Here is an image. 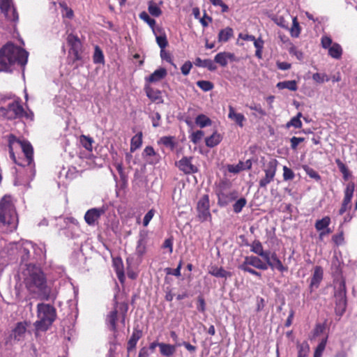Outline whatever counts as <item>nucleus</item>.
<instances>
[{"mask_svg":"<svg viewBox=\"0 0 357 357\" xmlns=\"http://www.w3.org/2000/svg\"><path fill=\"white\" fill-rule=\"evenodd\" d=\"M22 275V282L31 298L43 301H49L51 298L52 289L40 267L31 264H26Z\"/></svg>","mask_w":357,"mask_h":357,"instance_id":"obj_1","label":"nucleus"},{"mask_svg":"<svg viewBox=\"0 0 357 357\" xmlns=\"http://www.w3.org/2000/svg\"><path fill=\"white\" fill-rule=\"evenodd\" d=\"M28 56L25 50L8 42L0 48V72L11 73L16 64L24 67Z\"/></svg>","mask_w":357,"mask_h":357,"instance_id":"obj_2","label":"nucleus"},{"mask_svg":"<svg viewBox=\"0 0 357 357\" xmlns=\"http://www.w3.org/2000/svg\"><path fill=\"white\" fill-rule=\"evenodd\" d=\"M10 157L19 166H28L30 171L34 172L33 149L28 141H21L13 135L8 137ZM34 174V172H33Z\"/></svg>","mask_w":357,"mask_h":357,"instance_id":"obj_3","label":"nucleus"},{"mask_svg":"<svg viewBox=\"0 0 357 357\" xmlns=\"http://www.w3.org/2000/svg\"><path fill=\"white\" fill-rule=\"evenodd\" d=\"M18 218L10 196L5 195L0 200V229L3 232H12L16 229Z\"/></svg>","mask_w":357,"mask_h":357,"instance_id":"obj_4","label":"nucleus"},{"mask_svg":"<svg viewBox=\"0 0 357 357\" xmlns=\"http://www.w3.org/2000/svg\"><path fill=\"white\" fill-rule=\"evenodd\" d=\"M37 317L38 320L34 323L36 329L40 331H46L56 319V309L50 304L38 303L37 305Z\"/></svg>","mask_w":357,"mask_h":357,"instance_id":"obj_5","label":"nucleus"},{"mask_svg":"<svg viewBox=\"0 0 357 357\" xmlns=\"http://www.w3.org/2000/svg\"><path fill=\"white\" fill-rule=\"evenodd\" d=\"M335 298V312L340 317L343 315L347 308V289L345 281L343 279L337 280L334 286Z\"/></svg>","mask_w":357,"mask_h":357,"instance_id":"obj_6","label":"nucleus"},{"mask_svg":"<svg viewBox=\"0 0 357 357\" xmlns=\"http://www.w3.org/2000/svg\"><path fill=\"white\" fill-rule=\"evenodd\" d=\"M68 45L69 46L68 59L69 63L73 65L77 61L82 59L83 47L82 43L77 35L70 33L66 38Z\"/></svg>","mask_w":357,"mask_h":357,"instance_id":"obj_7","label":"nucleus"},{"mask_svg":"<svg viewBox=\"0 0 357 357\" xmlns=\"http://www.w3.org/2000/svg\"><path fill=\"white\" fill-rule=\"evenodd\" d=\"M128 310V305L125 303H118L115 301L114 309L109 313L106 318V324L109 327V330L116 333V321L118 320V313L119 312L121 315V321L124 323L125 317Z\"/></svg>","mask_w":357,"mask_h":357,"instance_id":"obj_8","label":"nucleus"},{"mask_svg":"<svg viewBox=\"0 0 357 357\" xmlns=\"http://www.w3.org/2000/svg\"><path fill=\"white\" fill-rule=\"evenodd\" d=\"M197 218L200 222L211 221L212 216L210 213L209 197L208 195L202 196L197 202Z\"/></svg>","mask_w":357,"mask_h":357,"instance_id":"obj_9","label":"nucleus"},{"mask_svg":"<svg viewBox=\"0 0 357 357\" xmlns=\"http://www.w3.org/2000/svg\"><path fill=\"white\" fill-rule=\"evenodd\" d=\"M0 112L8 119L22 118L27 115L22 106L16 101L9 103L6 107H0Z\"/></svg>","mask_w":357,"mask_h":357,"instance_id":"obj_10","label":"nucleus"},{"mask_svg":"<svg viewBox=\"0 0 357 357\" xmlns=\"http://www.w3.org/2000/svg\"><path fill=\"white\" fill-rule=\"evenodd\" d=\"M277 166L278 161L275 159H273L268 162L264 169L265 176L259 182L260 188H266L267 185L273 181L277 170Z\"/></svg>","mask_w":357,"mask_h":357,"instance_id":"obj_11","label":"nucleus"},{"mask_svg":"<svg viewBox=\"0 0 357 357\" xmlns=\"http://www.w3.org/2000/svg\"><path fill=\"white\" fill-rule=\"evenodd\" d=\"M0 9L8 20L13 22L18 21V13L13 4L12 0H0Z\"/></svg>","mask_w":357,"mask_h":357,"instance_id":"obj_12","label":"nucleus"},{"mask_svg":"<svg viewBox=\"0 0 357 357\" xmlns=\"http://www.w3.org/2000/svg\"><path fill=\"white\" fill-rule=\"evenodd\" d=\"M355 190V184L354 182H349L347 183L346 188L344 189V197L342 203L341 208L339 210V215H342L346 212L347 208H351V201L354 195Z\"/></svg>","mask_w":357,"mask_h":357,"instance_id":"obj_13","label":"nucleus"},{"mask_svg":"<svg viewBox=\"0 0 357 357\" xmlns=\"http://www.w3.org/2000/svg\"><path fill=\"white\" fill-rule=\"evenodd\" d=\"M105 213L104 207L92 208L89 209L84 215V220L89 226H95L102 215Z\"/></svg>","mask_w":357,"mask_h":357,"instance_id":"obj_14","label":"nucleus"},{"mask_svg":"<svg viewBox=\"0 0 357 357\" xmlns=\"http://www.w3.org/2000/svg\"><path fill=\"white\" fill-rule=\"evenodd\" d=\"M192 157H183L177 163L178 168L185 174L196 173L198 168L192 162Z\"/></svg>","mask_w":357,"mask_h":357,"instance_id":"obj_15","label":"nucleus"},{"mask_svg":"<svg viewBox=\"0 0 357 357\" xmlns=\"http://www.w3.org/2000/svg\"><path fill=\"white\" fill-rule=\"evenodd\" d=\"M264 260L266 261L268 266H270L273 270L277 269L281 273L287 272L288 271V268L282 264V261L275 252L271 255L269 253L267 255V258H265Z\"/></svg>","mask_w":357,"mask_h":357,"instance_id":"obj_16","label":"nucleus"},{"mask_svg":"<svg viewBox=\"0 0 357 357\" xmlns=\"http://www.w3.org/2000/svg\"><path fill=\"white\" fill-rule=\"evenodd\" d=\"M218 204L219 206L224 207L228 205L230 202L235 200L237 197V192H225L220 190L218 192Z\"/></svg>","mask_w":357,"mask_h":357,"instance_id":"obj_17","label":"nucleus"},{"mask_svg":"<svg viewBox=\"0 0 357 357\" xmlns=\"http://www.w3.org/2000/svg\"><path fill=\"white\" fill-rule=\"evenodd\" d=\"M147 243V234L144 232H140L135 249V254L138 257L142 258L146 252Z\"/></svg>","mask_w":357,"mask_h":357,"instance_id":"obj_18","label":"nucleus"},{"mask_svg":"<svg viewBox=\"0 0 357 357\" xmlns=\"http://www.w3.org/2000/svg\"><path fill=\"white\" fill-rule=\"evenodd\" d=\"M240 266H252L261 270H266L268 268V265L256 256L245 257L244 261Z\"/></svg>","mask_w":357,"mask_h":357,"instance_id":"obj_19","label":"nucleus"},{"mask_svg":"<svg viewBox=\"0 0 357 357\" xmlns=\"http://www.w3.org/2000/svg\"><path fill=\"white\" fill-rule=\"evenodd\" d=\"M26 331V324L25 322H18L12 331L11 337L15 340L20 341L24 337Z\"/></svg>","mask_w":357,"mask_h":357,"instance_id":"obj_20","label":"nucleus"},{"mask_svg":"<svg viewBox=\"0 0 357 357\" xmlns=\"http://www.w3.org/2000/svg\"><path fill=\"white\" fill-rule=\"evenodd\" d=\"M234 61V54L230 52H222L217 54L214 58V62L225 67L228 63V60Z\"/></svg>","mask_w":357,"mask_h":357,"instance_id":"obj_21","label":"nucleus"},{"mask_svg":"<svg viewBox=\"0 0 357 357\" xmlns=\"http://www.w3.org/2000/svg\"><path fill=\"white\" fill-rule=\"evenodd\" d=\"M323 278V269L321 266H316L314 270L313 275L311 278L310 287L311 291L313 290V288H317L319 285V283L322 280Z\"/></svg>","mask_w":357,"mask_h":357,"instance_id":"obj_22","label":"nucleus"},{"mask_svg":"<svg viewBox=\"0 0 357 357\" xmlns=\"http://www.w3.org/2000/svg\"><path fill=\"white\" fill-rule=\"evenodd\" d=\"M208 273L216 278H227L231 276V273L225 270L222 267L212 266L210 267Z\"/></svg>","mask_w":357,"mask_h":357,"instance_id":"obj_23","label":"nucleus"},{"mask_svg":"<svg viewBox=\"0 0 357 357\" xmlns=\"http://www.w3.org/2000/svg\"><path fill=\"white\" fill-rule=\"evenodd\" d=\"M167 75V70L164 68H160L155 70L146 79L149 83L157 82L162 80Z\"/></svg>","mask_w":357,"mask_h":357,"instance_id":"obj_24","label":"nucleus"},{"mask_svg":"<svg viewBox=\"0 0 357 357\" xmlns=\"http://www.w3.org/2000/svg\"><path fill=\"white\" fill-rule=\"evenodd\" d=\"M194 63L197 67L206 68L211 71H213L217 69V66L214 63V61L209 59L202 60L201 58L197 57L195 59Z\"/></svg>","mask_w":357,"mask_h":357,"instance_id":"obj_25","label":"nucleus"},{"mask_svg":"<svg viewBox=\"0 0 357 357\" xmlns=\"http://www.w3.org/2000/svg\"><path fill=\"white\" fill-rule=\"evenodd\" d=\"M250 247L251 252L261 257L264 259L265 258H267V255L270 253V252L268 251H264L262 244L258 240L254 241L250 245Z\"/></svg>","mask_w":357,"mask_h":357,"instance_id":"obj_26","label":"nucleus"},{"mask_svg":"<svg viewBox=\"0 0 357 357\" xmlns=\"http://www.w3.org/2000/svg\"><path fill=\"white\" fill-rule=\"evenodd\" d=\"M142 155L144 158L153 157V159L149 160L150 164H156L160 160V155L155 151L151 146H146L143 151Z\"/></svg>","mask_w":357,"mask_h":357,"instance_id":"obj_27","label":"nucleus"},{"mask_svg":"<svg viewBox=\"0 0 357 357\" xmlns=\"http://www.w3.org/2000/svg\"><path fill=\"white\" fill-rule=\"evenodd\" d=\"M228 117L234 121L240 127L243 126V121L245 120V116L241 113H236L231 105L229 106Z\"/></svg>","mask_w":357,"mask_h":357,"instance_id":"obj_28","label":"nucleus"},{"mask_svg":"<svg viewBox=\"0 0 357 357\" xmlns=\"http://www.w3.org/2000/svg\"><path fill=\"white\" fill-rule=\"evenodd\" d=\"M31 249L34 250V245L30 241H25L22 244L21 258L22 261H26L30 257Z\"/></svg>","mask_w":357,"mask_h":357,"instance_id":"obj_29","label":"nucleus"},{"mask_svg":"<svg viewBox=\"0 0 357 357\" xmlns=\"http://www.w3.org/2000/svg\"><path fill=\"white\" fill-rule=\"evenodd\" d=\"M313 79L318 83H323L324 82L332 81L333 82H338L340 80V75L336 77L334 75L332 78H329L325 73H317L312 75Z\"/></svg>","mask_w":357,"mask_h":357,"instance_id":"obj_30","label":"nucleus"},{"mask_svg":"<svg viewBox=\"0 0 357 357\" xmlns=\"http://www.w3.org/2000/svg\"><path fill=\"white\" fill-rule=\"evenodd\" d=\"M222 136L217 132H214L210 137L205 139L206 146L209 148L215 147L222 141Z\"/></svg>","mask_w":357,"mask_h":357,"instance_id":"obj_31","label":"nucleus"},{"mask_svg":"<svg viewBox=\"0 0 357 357\" xmlns=\"http://www.w3.org/2000/svg\"><path fill=\"white\" fill-rule=\"evenodd\" d=\"M234 36V31L231 27L221 29L218 33V39L220 43H226Z\"/></svg>","mask_w":357,"mask_h":357,"instance_id":"obj_32","label":"nucleus"},{"mask_svg":"<svg viewBox=\"0 0 357 357\" xmlns=\"http://www.w3.org/2000/svg\"><path fill=\"white\" fill-rule=\"evenodd\" d=\"M160 354L166 357H171L176 352V346L161 342L159 344Z\"/></svg>","mask_w":357,"mask_h":357,"instance_id":"obj_33","label":"nucleus"},{"mask_svg":"<svg viewBox=\"0 0 357 357\" xmlns=\"http://www.w3.org/2000/svg\"><path fill=\"white\" fill-rule=\"evenodd\" d=\"M342 48L338 43H333L328 48V55L335 59H340L342 57Z\"/></svg>","mask_w":357,"mask_h":357,"instance_id":"obj_34","label":"nucleus"},{"mask_svg":"<svg viewBox=\"0 0 357 357\" xmlns=\"http://www.w3.org/2000/svg\"><path fill=\"white\" fill-rule=\"evenodd\" d=\"M142 333L140 331H133L130 338L128 342L127 350L128 352L134 349L137 345L138 340L140 339Z\"/></svg>","mask_w":357,"mask_h":357,"instance_id":"obj_35","label":"nucleus"},{"mask_svg":"<svg viewBox=\"0 0 357 357\" xmlns=\"http://www.w3.org/2000/svg\"><path fill=\"white\" fill-rule=\"evenodd\" d=\"M335 163L339 168L340 172L342 174L344 181H348L351 176V172L349 170L347 166L343 163L340 159H335Z\"/></svg>","mask_w":357,"mask_h":357,"instance_id":"obj_36","label":"nucleus"},{"mask_svg":"<svg viewBox=\"0 0 357 357\" xmlns=\"http://www.w3.org/2000/svg\"><path fill=\"white\" fill-rule=\"evenodd\" d=\"M142 144V132H139L131 139L130 151L134 152Z\"/></svg>","mask_w":357,"mask_h":357,"instance_id":"obj_37","label":"nucleus"},{"mask_svg":"<svg viewBox=\"0 0 357 357\" xmlns=\"http://www.w3.org/2000/svg\"><path fill=\"white\" fill-rule=\"evenodd\" d=\"M331 224V218L325 216L320 220H317L314 224V227L317 231H322L327 228Z\"/></svg>","mask_w":357,"mask_h":357,"instance_id":"obj_38","label":"nucleus"},{"mask_svg":"<svg viewBox=\"0 0 357 357\" xmlns=\"http://www.w3.org/2000/svg\"><path fill=\"white\" fill-rule=\"evenodd\" d=\"M159 143L162 144L164 146L170 149L172 151L174 150L176 147L174 137L172 136L162 137L159 140Z\"/></svg>","mask_w":357,"mask_h":357,"instance_id":"obj_39","label":"nucleus"},{"mask_svg":"<svg viewBox=\"0 0 357 357\" xmlns=\"http://www.w3.org/2000/svg\"><path fill=\"white\" fill-rule=\"evenodd\" d=\"M298 357H307L310 347L307 342H303L297 344Z\"/></svg>","mask_w":357,"mask_h":357,"instance_id":"obj_40","label":"nucleus"},{"mask_svg":"<svg viewBox=\"0 0 357 357\" xmlns=\"http://www.w3.org/2000/svg\"><path fill=\"white\" fill-rule=\"evenodd\" d=\"M146 93L149 98L153 102H155L157 104L163 102L161 96V91H146Z\"/></svg>","mask_w":357,"mask_h":357,"instance_id":"obj_41","label":"nucleus"},{"mask_svg":"<svg viewBox=\"0 0 357 357\" xmlns=\"http://www.w3.org/2000/svg\"><path fill=\"white\" fill-rule=\"evenodd\" d=\"M195 123L200 128H204L211 126L212 123L211 120L204 114H199L196 117Z\"/></svg>","mask_w":357,"mask_h":357,"instance_id":"obj_42","label":"nucleus"},{"mask_svg":"<svg viewBox=\"0 0 357 357\" xmlns=\"http://www.w3.org/2000/svg\"><path fill=\"white\" fill-rule=\"evenodd\" d=\"M148 10L149 13L153 17H159L162 14L161 9L153 1L149 2Z\"/></svg>","mask_w":357,"mask_h":357,"instance_id":"obj_43","label":"nucleus"},{"mask_svg":"<svg viewBox=\"0 0 357 357\" xmlns=\"http://www.w3.org/2000/svg\"><path fill=\"white\" fill-rule=\"evenodd\" d=\"M80 142L86 150L92 151L93 139L91 137L82 135L80 137Z\"/></svg>","mask_w":357,"mask_h":357,"instance_id":"obj_44","label":"nucleus"},{"mask_svg":"<svg viewBox=\"0 0 357 357\" xmlns=\"http://www.w3.org/2000/svg\"><path fill=\"white\" fill-rule=\"evenodd\" d=\"M302 114L301 112L298 113V114L293 117L290 121L287 123V127L293 126L296 128H300L302 127V122L300 120Z\"/></svg>","mask_w":357,"mask_h":357,"instance_id":"obj_45","label":"nucleus"},{"mask_svg":"<svg viewBox=\"0 0 357 357\" xmlns=\"http://www.w3.org/2000/svg\"><path fill=\"white\" fill-rule=\"evenodd\" d=\"M93 62L95 63H104V55L102 51L99 47L96 46L95 48L94 54L93 56Z\"/></svg>","mask_w":357,"mask_h":357,"instance_id":"obj_46","label":"nucleus"},{"mask_svg":"<svg viewBox=\"0 0 357 357\" xmlns=\"http://www.w3.org/2000/svg\"><path fill=\"white\" fill-rule=\"evenodd\" d=\"M303 168L304 171L305 172L306 174L308 175L310 178H312L317 181L321 179V176H319L318 172L317 171H315L314 169H312V167L305 165V166H303Z\"/></svg>","mask_w":357,"mask_h":357,"instance_id":"obj_47","label":"nucleus"},{"mask_svg":"<svg viewBox=\"0 0 357 357\" xmlns=\"http://www.w3.org/2000/svg\"><path fill=\"white\" fill-rule=\"evenodd\" d=\"M277 86L280 89H296V82L295 81H286L279 82Z\"/></svg>","mask_w":357,"mask_h":357,"instance_id":"obj_48","label":"nucleus"},{"mask_svg":"<svg viewBox=\"0 0 357 357\" xmlns=\"http://www.w3.org/2000/svg\"><path fill=\"white\" fill-rule=\"evenodd\" d=\"M246 203H247V200L245 198H244V197L240 198L233 205L234 211L236 213H240L242 211L243 208L245 206Z\"/></svg>","mask_w":357,"mask_h":357,"instance_id":"obj_49","label":"nucleus"},{"mask_svg":"<svg viewBox=\"0 0 357 357\" xmlns=\"http://www.w3.org/2000/svg\"><path fill=\"white\" fill-rule=\"evenodd\" d=\"M139 16L141 20L146 22L151 28L155 26V20L151 18L146 12L143 11L140 13Z\"/></svg>","mask_w":357,"mask_h":357,"instance_id":"obj_50","label":"nucleus"},{"mask_svg":"<svg viewBox=\"0 0 357 357\" xmlns=\"http://www.w3.org/2000/svg\"><path fill=\"white\" fill-rule=\"evenodd\" d=\"M290 32L292 37L297 38L300 35L301 28L296 17L293 20V24L290 29Z\"/></svg>","mask_w":357,"mask_h":357,"instance_id":"obj_51","label":"nucleus"},{"mask_svg":"<svg viewBox=\"0 0 357 357\" xmlns=\"http://www.w3.org/2000/svg\"><path fill=\"white\" fill-rule=\"evenodd\" d=\"M181 268H182V261H180V262L178 264V266L176 268L172 269L171 268H166L165 269V271L167 275H174L176 277H180L181 275Z\"/></svg>","mask_w":357,"mask_h":357,"instance_id":"obj_52","label":"nucleus"},{"mask_svg":"<svg viewBox=\"0 0 357 357\" xmlns=\"http://www.w3.org/2000/svg\"><path fill=\"white\" fill-rule=\"evenodd\" d=\"M204 135V132L202 130H197L196 132H192L190 135V140L193 144H197L199 142Z\"/></svg>","mask_w":357,"mask_h":357,"instance_id":"obj_53","label":"nucleus"},{"mask_svg":"<svg viewBox=\"0 0 357 357\" xmlns=\"http://www.w3.org/2000/svg\"><path fill=\"white\" fill-rule=\"evenodd\" d=\"M326 344V340H323L317 347V348L314 351V357H321V356L322 353L325 349Z\"/></svg>","mask_w":357,"mask_h":357,"instance_id":"obj_54","label":"nucleus"},{"mask_svg":"<svg viewBox=\"0 0 357 357\" xmlns=\"http://www.w3.org/2000/svg\"><path fill=\"white\" fill-rule=\"evenodd\" d=\"M294 172L287 166L283 167V178L284 181L292 180L294 178Z\"/></svg>","mask_w":357,"mask_h":357,"instance_id":"obj_55","label":"nucleus"},{"mask_svg":"<svg viewBox=\"0 0 357 357\" xmlns=\"http://www.w3.org/2000/svg\"><path fill=\"white\" fill-rule=\"evenodd\" d=\"M156 42L161 50L165 49L168 45V41L165 35L156 36Z\"/></svg>","mask_w":357,"mask_h":357,"instance_id":"obj_56","label":"nucleus"},{"mask_svg":"<svg viewBox=\"0 0 357 357\" xmlns=\"http://www.w3.org/2000/svg\"><path fill=\"white\" fill-rule=\"evenodd\" d=\"M151 118L152 119L153 126L155 128L160 126L161 115L158 112H153Z\"/></svg>","mask_w":357,"mask_h":357,"instance_id":"obj_57","label":"nucleus"},{"mask_svg":"<svg viewBox=\"0 0 357 357\" xmlns=\"http://www.w3.org/2000/svg\"><path fill=\"white\" fill-rule=\"evenodd\" d=\"M155 214V211L153 209L149 210L146 215L144 217L143 219V225L144 227H147L149 224L150 221L153 218V215Z\"/></svg>","mask_w":357,"mask_h":357,"instance_id":"obj_58","label":"nucleus"},{"mask_svg":"<svg viewBox=\"0 0 357 357\" xmlns=\"http://www.w3.org/2000/svg\"><path fill=\"white\" fill-rule=\"evenodd\" d=\"M197 85L202 89H212L213 88V83L209 81H198Z\"/></svg>","mask_w":357,"mask_h":357,"instance_id":"obj_59","label":"nucleus"},{"mask_svg":"<svg viewBox=\"0 0 357 357\" xmlns=\"http://www.w3.org/2000/svg\"><path fill=\"white\" fill-rule=\"evenodd\" d=\"M192 67V64L190 61H185L181 68V73L183 75H188Z\"/></svg>","mask_w":357,"mask_h":357,"instance_id":"obj_60","label":"nucleus"},{"mask_svg":"<svg viewBox=\"0 0 357 357\" xmlns=\"http://www.w3.org/2000/svg\"><path fill=\"white\" fill-rule=\"evenodd\" d=\"M239 269L245 271V272H248L252 275H256L259 278H261V273L259 272H257L255 270L250 268L249 266H238Z\"/></svg>","mask_w":357,"mask_h":357,"instance_id":"obj_61","label":"nucleus"},{"mask_svg":"<svg viewBox=\"0 0 357 357\" xmlns=\"http://www.w3.org/2000/svg\"><path fill=\"white\" fill-rule=\"evenodd\" d=\"M246 106L248 107L250 109L256 111L261 115L266 114L265 111L261 108L259 104L252 103L250 105H247Z\"/></svg>","mask_w":357,"mask_h":357,"instance_id":"obj_62","label":"nucleus"},{"mask_svg":"<svg viewBox=\"0 0 357 357\" xmlns=\"http://www.w3.org/2000/svg\"><path fill=\"white\" fill-rule=\"evenodd\" d=\"M303 141H304L303 137H291L290 139L291 149L294 150L296 149L298 145L301 142H303Z\"/></svg>","mask_w":357,"mask_h":357,"instance_id":"obj_63","label":"nucleus"},{"mask_svg":"<svg viewBox=\"0 0 357 357\" xmlns=\"http://www.w3.org/2000/svg\"><path fill=\"white\" fill-rule=\"evenodd\" d=\"M321 46L324 49H328L332 44V39L328 36H323L321 40Z\"/></svg>","mask_w":357,"mask_h":357,"instance_id":"obj_64","label":"nucleus"}]
</instances>
